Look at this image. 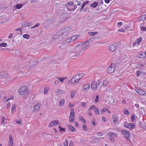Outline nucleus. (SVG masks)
Masks as SVG:
<instances>
[{
	"mask_svg": "<svg viewBox=\"0 0 146 146\" xmlns=\"http://www.w3.org/2000/svg\"><path fill=\"white\" fill-rule=\"evenodd\" d=\"M98 33L97 32H89L88 33V34L90 36H93Z\"/></svg>",
	"mask_w": 146,
	"mask_h": 146,
	"instance_id": "6ab92c4d",
	"label": "nucleus"
},
{
	"mask_svg": "<svg viewBox=\"0 0 146 146\" xmlns=\"http://www.w3.org/2000/svg\"><path fill=\"white\" fill-rule=\"evenodd\" d=\"M63 33L62 30L58 31L57 33L56 34L57 36H60L63 34Z\"/></svg>",
	"mask_w": 146,
	"mask_h": 146,
	"instance_id": "cd10ccee",
	"label": "nucleus"
},
{
	"mask_svg": "<svg viewBox=\"0 0 146 146\" xmlns=\"http://www.w3.org/2000/svg\"><path fill=\"white\" fill-rule=\"evenodd\" d=\"M92 123L94 126H95V118H93L92 121Z\"/></svg>",
	"mask_w": 146,
	"mask_h": 146,
	"instance_id": "de8ad7c7",
	"label": "nucleus"
},
{
	"mask_svg": "<svg viewBox=\"0 0 146 146\" xmlns=\"http://www.w3.org/2000/svg\"><path fill=\"white\" fill-rule=\"evenodd\" d=\"M16 105L15 104H13L12 106L11 109V111L12 112V111H15L16 110Z\"/></svg>",
	"mask_w": 146,
	"mask_h": 146,
	"instance_id": "79ce46f5",
	"label": "nucleus"
},
{
	"mask_svg": "<svg viewBox=\"0 0 146 146\" xmlns=\"http://www.w3.org/2000/svg\"><path fill=\"white\" fill-rule=\"evenodd\" d=\"M40 105L39 104H36L34 108V110L35 111H37L40 108Z\"/></svg>",
	"mask_w": 146,
	"mask_h": 146,
	"instance_id": "b1692460",
	"label": "nucleus"
},
{
	"mask_svg": "<svg viewBox=\"0 0 146 146\" xmlns=\"http://www.w3.org/2000/svg\"><path fill=\"white\" fill-rule=\"evenodd\" d=\"M13 140L11 136V135L9 136V146H13Z\"/></svg>",
	"mask_w": 146,
	"mask_h": 146,
	"instance_id": "f3484780",
	"label": "nucleus"
},
{
	"mask_svg": "<svg viewBox=\"0 0 146 146\" xmlns=\"http://www.w3.org/2000/svg\"><path fill=\"white\" fill-rule=\"evenodd\" d=\"M78 36L77 35H74L69 37L66 41L68 42H72L78 38Z\"/></svg>",
	"mask_w": 146,
	"mask_h": 146,
	"instance_id": "20e7f679",
	"label": "nucleus"
},
{
	"mask_svg": "<svg viewBox=\"0 0 146 146\" xmlns=\"http://www.w3.org/2000/svg\"><path fill=\"white\" fill-rule=\"evenodd\" d=\"M62 131H63L64 132H65V129L63 128H62L60 129L59 131H60L61 133L62 132Z\"/></svg>",
	"mask_w": 146,
	"mask_h": 146,
	"instance_id": "e2e57ef3",
	"label": "nucleus"
},
{
	"mask_svg": "<svg viewBox=\"0 0 146 146\" xmlns=\"http://www.w3.org/2000/svg\"><path fill=\"white\" fill-rule=\"evenodd\" d=\"M81 105L83 107H85L86 106V104H85V103L84 102H81Z\"/></svg>",
	"mask_w": 146,
	"mask_h": 146,
	"instance_id": "4d7b16f0",
	"label": "nucleus"
},
{
	"mask_svg": "<svg viewBox=\"0 0 146 146\" xmlns=\"http://www.w3.org/2000/svg\"><path fill=\"white\" fill-rule=\"evenodd\" d=\"M75 93L76 92L74 91H73L71 92L70 93L71 98L72 99L74 98L75 96Z\"/></svg>",
	"mask_w": 146,
	"mask_h": 146,
	"instance_id": "c85d7f7f",
	"label": "nucleus"
},
{
	"mask_svg": "<svg viewBox=\"0 0 146 146\" xmlns=\"http://www.w3.org/2000/svg\"><path fill=\"white\" fill-rule=\"evenodd\" d=\"M74 112L73 108H72L70 113L69 120L70 122H73L74 118Z\"/></svg>",
	"mask_w": 146,
	"mask_h": 146,
	"instance_id": "7ed1b4c3",
	"label": "nucleus"
},
{
	"mask_svg": "<svg viewBox=\"0 0 146 146\" xmlns=\"http://www.w3.org/2000/svg\"><path fill=\"white\" fill-rule=\"evenodd\" d=\"M112 137H110L109 139L111 141L113 142L114 141V138H112Z\"/></svg>",
	"mask_w": 146,
	"mask_h": 146,
	"instance_id": "69168bd1",
	"label": "nucleus"
},
{
	"mask_svg": "<svg viewBox=\"0 0 146 146\" xmlns=\"http://www.w3.org/2000/svg\"><path fill=\"white\" fill-rule=\"evenodd\" d=\"M113 121L115 124H116L117 123V119L116 116L114 117H113Z\"/></svg>",
	"mask_w": 146,
	"mask_h": 146,
	"instance_id": "473e14b6",
	"label": "nucleus"
},
{
	"mask_svg": "<svg viewBox=\"0 0 146 146\" xmlns=\"http://www.w3.org/2000/svg\"><path fill=\"white\" fill-rule=\"evenodd\" d=\"M90 88V86L88 84H85L83 87V90L84 92H86L88 91Z\"/></svg>",
	"mask_w": 146,
	"mask_h": 146,
	"instance_id": "f8f14e48",
	"label": "nucleus"
},
{
	"mask_svg": "<svg viewBox=\"0 0 146 146\" xmlns=\"http://www.w3.org/2000/svg\"><path fill=\"white\" fill-rule=\"evenodd\" d=\"M122 134L124 135L125 137L128 139V138L130 137V134L129 131L126 130H123L121 131Z\"/></svg>",
	"mask_w": 146,
	"mask_h": 146,
	"instance_id": "6e6552de",
	"label": "nucleus"
},
{
	"mask_svg": "<svg viewBox=\"0 0 146 146\" xmlns=\"http://www.w3.org/2000/svg\"><path fill=\"white\" fill-rule=\"evenodd\" d=\"M85 75L84 73H81L78 74L74 76V78H77L79 81Z\"/></svg>",
	"mask_w": 146,
	"mask_h": 146,
	"instance_id": "9d476101",
	"label": "nucleus"
},
{
	"mask_svg": "<svg viewBox=\"0 0 146 146\" xmlns=\"http://www.w3.org/2000/svg\"><path fill=\"white\" fill-rule=\"evenodd\" d=\"M97 135L98 136H101L103 135V134L102 133L99 132L96 133Z\"/></svg>",
	"mask_w": 146,
	"mask_h": 146,
	"instance_id": "864d4df0",
	"label": "nucleus"
},
{
	"mask_svg": "<svg viewBox=\"0 0 146 146\" xmlns=\"http://www.w3.org/2000/svg\"><path fill=\"white\" fill-rule=\"evenodd\" d=\"M96 82L95 81L92 82L91 84V88L93 90L95 91L97 88Z\"/></svg>",
	"mask_w": 146,
	"mask_h": 146,
	"instance_id": "9b49d317",
	"label": "nucleus"
},
{
	"mask_svg": "<svg viewBox=\"0 0 146 146\" xmlns=\"http://www.w3.org/2000/svg\"><path fill=\"white\" fill-rule=\"evenodd\" d=\"M124 113L125 115H128L129 114V112L128 110L126 109L124 110Z\"/></svg>",
	"mask_w": 146,
	"mask_h": 146,
	"instance_id": "09e8293b",
	"label": "nucleus"
},
{
	"mask_svg": "<svg viewBox=\"0 0 146 146\" xmlns=\"http://www.w3.org/2000/svg\"><path fill=\"white\" fill-rule=\"evenodd\" d=\"M58 79L59 80L60 82H63V81L64 79H66L67 78L66 77H62L61 78H59V77H58Z\"/></svg>",
	"mask_w": 146,
	"mask_h": 146,
	"instance_id": "f704fd0d",
	"label": "nucleus"
},
{
	"mask_svg": "<svg viewBox=\"0 0 146 146\" xmlns=\"http://www.w3.org/2000/svg\"><path fill=\"white\" fill-rule=\"evenodd\" d=\"M7 75V73L6 72L2 71L0 72V76H4L6 77Z\"/></svg>",
	"mask_w": 146,
	"mask_h": 146,
	"instance_id": "4be33fe9",
	"label": "nucleus"
},
{
	"mask_svg": "<svg viewBox=\"0 0 146 146\" xmlns=\"http://www.w3.org/2000/svg\"><path fill=\"white\" fill-rule=\"evenodd\" d=\"M73 81L74 82L72 83V84L75 85L77 84L78 83L79 81L78 80L77 78H74V76Z\"/></svg>",
	"mask_w": 146,
	"mask_h": 146,
	"instance_id": "393cba45",
	"label": "nucleus"
},
{
	"mask_svg": "<svg viewBox=\"0 0 146 146\" xmlns=\"http://www.w3.org/2000/svg\"><path fill=\"white\" fill-rule=\"evenodd\" d=\"M38 61H32L30 62V63L29 64V67H33L36 65L38 64Z\"/></svg>",
	"mask_w": 146,
	"mask_h": 146,
	"instance_id": "4468645a",
	"label": "nucleus"
},
{
	"mask_svg": "<svg viewBox=\"0 0 146 146\" xmlns=\"http://www.w3.org/2000/svg\"><path fill=\"white\" fill-rule=\"evenodd\" d=\"M118 31L121 32H125L124 29H120L118 30Z\"/></svg>",
	"mask_w": 146,
	"mask_h": 146,
	"instance_id": "0e129e2a",
	"label": "nucleus"
},
{
	"mask_svg": "<svg viewBox=\"0 0 146 146\" xmlns=\"http://www.w3.org/2000/svg\"><path fill=\"white\" fill-rule=\"evenodd\" d=\"M117 24L119 27H120L122 25V23L121 22H119L117 23Z\"/></svg>",
	"mask_w": 146,
	"mask_h": 146,
	"instance_id": "13d9d810",
	"label": "nucleus"
},
{
	"mask_svg": "<svg viewBox=\"0 0 146 146\" xmlns=\"http://www.w3.org/2000/svg\"><path fill=\"white\" fill-rule=\"evenodd\" d=\"M97 85H98V87L99 88V90H100L102 88V83L100 82V80H98L96 82Z\"/></svg>",
	"mask_w": 146,
	"mask_h": 146,
	"instance_id": "dca6fc26",
	"label": "nucleus"
},
{
	"mask_svg": "<svg viewBox=\"0 0 146 146\" xmlns=\"http://www.w3.org/2000/svg\"><path fill=\"white\" fill-rule=\"evenodd\" d=\"M10 103L9 102H7V108H9L10 107Z\"/></svg>",
	"mask_w": 146,
	"mask_h": 146,
	"instance_id": "338daca9",
	"label": "nucleus"
},
{
	"mask_svg": "<svg viewBox=\"0 0 146 146\" xmlns=\"http://www.w3.org/2000/svg\"><path fill=\"white\" fill-rule=\"evenodd\" d=\"M141 29L142 31H145L146 32V28L142 27H141Z\"/></svg>",
	"mask_w": 146,
	"mask_h": 146,
	"instance_id": "5fc2aeb1",
	"label": "nucleus"
},
{
	"mask_svg": "<svg viewBox=\"0 0 146 146\" xmlns=\"http://www.w3.org/2000/svg\"><path fill=\"white\" fill-rule=\"evenodd\" d=\"M79 119L80 120L83 122H85V119L81 117H80L79 118Z\"/></svg>",
	"mask_w": 146,
	"mask_h": 146,
	"instance_id": "052dcab7",
	"label": "nucleus"
},
{
	"mask_svg": "<svg viewBox=\"0 0 146 146\" xmlns=\"http://www.w3.org/2000/svg\"><path fill=\"white\" fill-rule=\"evenodd\" d=\"M139 57L141 58H143L146 57V54L145 52H142L140 54Z\"/></svg>",
	"mask_w": 146,
	"mask_h": 146,
	"instance_id": "aec40b11",
	"label": "nucleus"
},
{
	"mask_svg": "<svg viewBox=\"0 0 146 146\" xmlns=\"http://www.w3.org/2000/svg\"><path fill=\"white\" fill-rule=\"evenodd\" d=\"M7 46V44L6 43L3 42L0 44V46L6 47Z\"/></svg>",
	"mask_w": 146,
	"mask_h": 146,
	"instance_id": "ea45409f",
	"label": "nucleus"
},
{
	"mask_svg": "<svg viewBox=\"0 0 146 146\" xmlns=\"http://www.w3.org/2000/svg\"><path fill=\"white\" fill-rule=\"evenodd\" d=\"M29 66L28 65H24L22 67V68L23 70H25L27 68H29Z\"/></svg>",
	"mask_w": 146,
	"mask_h": 146,
	"instance_id": "c03bdc74",
	"label": "nucleus"
},
{
	"mask_svg": "<svg viewBox=\"0 0 146 146\" xmlns=\"http://www.w3.org/2000/svg\"><path fill=\"white\" fill-rule=\"evenodd\" d=\"M58 123V121L57 120L52 121L50 122L48 125L49 127H51L56 125Z\"/></svg>",
	"mask_w": 146,
	"mask_h": 146,
	"instance_id": "2eb2a0df",
	"label": "nucleus"
},
{
	"mask_svg": "<svg viewBox=\"0 0 146 146\" xmlns=\"http://www.w3.org/2000/svg\"><path fill=\"white\" fill-rule=\"evenodd\" d=\"M68 127L69 130L73 132H75L76 131V129L74 127L71 125L68 126Z\"/></svg>",
	"mask_w": 146,
	"mask_h": 146,
	"instance_id": "5701e85b",
	"label": "nucleus"
},
{
	"mask_svg": "<svg viewBox=\"0 0 146 146\" xmlns=\"http://www.w3.org/2000/svg\"><path fill=\"white\" fill-rule=\"evenodd\" d=\"M142 40V38H140L139 39H137V43L138 44H139L140 42Z\"/></svg>",
	"mask_w": 146,
	"mask_h": 146,
	"instance_id": "bf43d9fd",
	"label": "nucleus"
},
{
	"mask_svg": "<svg viewBox=\"0 0 146 146\" xmlns=\"http://www.w3.org/2000/svg\"><path fill=\"white\" fill-rule=\"evenodd\" d=\"M40 25V24L39 23H37L35 25H34L33 27H31V29L35 27H38Z\"/></svg>",
	"mask_w": 146,
	"mask_h": 146,
	"instance_id": "603ef678",
	"label": "nucleus"
},
{
	"mask_svg": "<svg viewBox=\"0 0 146 146\" xmlns=\"http://www.w3.org/2000/svg\"><path fill=\"white\" fill-rule=\"evenodd\" d=\"M80 53V52H75L70 53V55L72 57H78L79 56Z\"/></svg>",
	"mask_w": 146,
	"mask_h": 146,
	"instance_id": "ddd939ff",
	"label": "nucleus"
},
{
	"mask_svg": "<svg viewBox=\"0 0 146 146\" xmlns=\"http://www.w3.org/2000/svg\"><path fill=\"white\" fill-rule=\"evenodd\" d=\"M55 93L57 95H58L60 94H61L63 92V91L62 90H61L60 89H58L57 90H56L55 91Z\"/></svg>",
	"mask_w": 146,
	"mask_h": 146,
	"instance_id": "412c9836",
	"label": "nucleus"
},
{
	"mask_svg": "<svg viewBox=\"0 0 146 146\" xmlns=\"http://www.w3.org/2000/svg\"><path fill=\"white\" fill-rule=\"evenodd\" d=\"M23 37L26 39H28L30 37V36L27 34H25L23 35Z\"/></svg>",
	"mask_w": 146,
	"mask_h": 146,
	"instance_id": "58836bf2",
	"label": "nucleus"
},
{
	"mask_svg": "<svg viewBox=\"0 0 146 146\" xmlns=\"http://www.w3.org/2000/svg\"><path fill=\"white\" fill-rule=\"evenodd\" d=\"M101 83H102V86H105L108 83V81L107 80H104L103 82V81H102Z\"/></svg>",
	"mask_w": 146,
	"mask_h": 146,
	"instance_id": "a878e982",
	"label": "nucleus"
},
{
	"mask_svg": "<svg viewBox=\"0 0 146 146\" xmlns=\"http://www.w3.org/2000/svg\"><path fill=\"white\" fill-rule=\"evenodd\" d=\"M21 120H20L19 121L18 120H17L16 121V122L17 123L19 124L20 125H21L22 124L21 123Z\"/></svg>",
	"mask_w": 146,
	"mask_h": 146,
	"instance_id": "3c124183",
	"label": "nucleus"
},
{
	"mask_svg": "<svg viewBox=\"0 0 146 146\" xmlns=\"http://www.w3.org/2000/svg\"><path fill=\"white\" fill-rule=\"evenodd\" d=\"M95 113L99 115V109L98 108H96V109H95Z\"/></svg>",
	"mask_w": 146,
	"mask_h": 146,
	"instance_id": "a18cd8bd",
	"label": "nucleus"
},
{
	"mask_svg": "<svg viewBox=\"0 0 146 146\" xmlns=\"http://www.w3.org/2000/svg\"><path fill=\"white\" fill-rule=\"evenodd\" d=\"M135 115L134 114H132L131 116V120L133 122L135 121Z\"/></svg>",
	"mask_w": 146,
	"mask_h": 146,
	"instance_id": "37998d69",
	"label": "nucleus"
},
{
	"mask_svg": "<svg viewBox=\"0 0 146 146\" xmlns=\"http://www.w3.org/2000/svg\"><path fill=\"white\" fill-rule=\"evenodd\" d=\"M69 146H73V142L72 141H70V144Z\"/></svg>",
	"mask_w": 146,
	"mask_h": 146,
	"instance_id": "774afa93",
	"label": "nucleus"
},
{
	"mask_svg": "<svg viewBox=\"0 0 146 146\" xmlns=\"http://www.w3.org/2000/svg\"><path fill=\"white\" fill-rule=\"evenodd\" d=\"M19 92L21 95H23V97L26 98L28 96L27 89L25 86L21 87L19 90Z\"/></svg>",
	"mask_w": 146,
	"mask_h": 146,
	"instance_id": "f257e3e1",
	"label": "nucleus"
},
{
	"mask_svg": "<svg viewBox=\"0 0 146 146\" xmlns=\"http://www.w3.org/2000/svg\"><path fill=\"white\" fill-rule=\"evenodd\" d=\"M115 69V65H113L112 64H111V66L107 69V71L108 73H111L114 71Z\"/></svg>",
	"mask_w": 146,
	"mask_h": 146,
	"instance_id": "423d86ee",
	"label": "nucleus"
},
{
	"mask_svg": "<svg viewBox=\"0 0 146 146\" xmlns=\"http://www.w3.org/2000/svg\"><path fill=\"white\" fill-rule=\"evenodd\" d=\"M49 90V88L48 87H45L44 88V93L45 94H46Z\"/></svg>",
	"mask_w": 146,
	"mask_h": 146,
	"instance_id": "7c9ffc66",
	"label": "nucleus"
},
{
	"mask_svg": "<svg viewBox=\"0 0 146 146\" xmlns=\"http://www.w3.org/2000/svg\"><path fill=\"white\" fill-rule=\"evenodd\" d=\"M29 26V23L27 22H25L23 23L22 26L23 27H26Z\"/></svg>",
	"mask_w": 146,
	"mask_h": 146,
	"instance_id": "4c0bfd02",
	"label": "nucleus"
},
{
	"mask_svg": "<svg viewBox=\"0 0 146 146\" xmlns=\"http://www.w3.org/2000/svg\"><path fill=\"white\" fill-rule=\"evenodd\" d=\"M23 6L22 4H18L16 5V7L17 9H19Z\"/></svg>",
	"mask_w": 146,
	"mask_h": 146,
	"instance_id": "e433bc0d",
	"label": "nucleus"
},
{
	"mask_svg": "<svg viewBox=\"0 0 146 146\" xmlns=\"http://www.w3.org/2000/svg\"><path fill=\"white\" fill-rule=\"evenodd\" d=\"M125 126L130 129H132L135 127V125L134 123H131L125 122L124 123Z\"/></svg>",
	"mask_w": 146,
	"mask_h": 146,
	"instance_id": "f03ea898",
	"label": "nucleus"
},
{
	"mask_svg": "<svg viewBox=\"0 0 146 146\" xmlns=\"http://www.w3.org/2000/svg\"><path fill=\"white\" fill-rule=\"evenodd\" d=\"M93 38H90V39H89L88 40H87V41H86L83 42L82 43V45H84V44H86V43H88L91 40L93 41Z\"/></svg>",
	"mask_w": 146,
	"mask_h": 146,
	"instance_id": "72a5a7b5",
	"label": "nucleus"
},
{
	"mask_svg": "<svg viewBox=\"0 0 146 146\" xmlns=\"http://www.w3.org/2000/svg\"><path fill=\"white\" fill-rule=\"evenodd\" d=\"M5 120V118L4 117H2V120L1 121V123L2 124H3L4 123V121Z\"/></svg>",
	"mask_w": 146,
	"mask_h": 146,
	"instance_id": "6e6d98bb",
	"label": "nucleus"
},
{
	"mask_svg": "<svg viewBox=\"0 0 146 146\" xmlns=\"http://www.w3.org/2000/svg\"><path fill=\"white\" fill-rule=\"evenodd\" d=\"M68 142L67 140L66 139L65 141L64 142L63 144L64 146H68Z\"/></svg>",
	"mask_w": 146,
	"mask_h": 146,
	"instance_id": "8fccbe9b",
	"label": "nucleus"
},
{
	"mask_svg": "<svg viewBox=\"0 0 146 146\" xmlns=\"http://www.w3.org/2000/svg\"><path fill=\"white\" fill-rule=\"evenodd\" d=\"M95 109V106L94 105H92V106H91V107H90L89 108L88 110H90L91 109Z\"/></svg>",
	"mask_w": 146,
	"mask_h": 146,
	"instance_id": "680f3d73",
	"label": "nucleus"
},
{
	"mask_svg": "<svg viewBox=\"0 0 146 146\" xmlns=\"http://www.w3.org/2000/svg\"><path fill=\"white\" fill-rule=\"evenodd\" d=\"M135 90L136 92L139 95L143 96H146V92L145 91L143 90L139 89H137V88H136V89L135 88Z\"/></svg>",
	"mask_w": 146,
	"mask_h": 146,
	"instance_id": "0eeeda50",
	"label": "nucleus"
},
{
	"mask_svg": "<svg viewBox=\"0 0 146 146\" xmlns=\"http://www.w3.org/2000/svg\"><path fill=\"white\" fill-rule=\"evenodd\" d=\"M98 5V3L94 2L90 5V7L94 8H96Z\"/></svg>",
	"mask_w": 146,
	"mask_h": 146,
	"instance_id": "a211bd4d",
	"label": "nucleus"
},
{
	"mask_svg": "<svg viewBox=\"0 0 146 146\" xmlns=\"http://www.w3.org/2000/svg\"><path fill=\"white\" fill-rule=\"evenodd\" d=\"M118 43L119 44V42H118L116 43H115L113 44L110 45L109 46V50L110 52H113L117 48L116 47V44Z\"/></svg>",
	"mask_w": 146,
	"mask_h": 146,
	"instance_id": "39448f33",
	"label": "nucleus"
},
{
	"mask_svg": "<svg viewBox=\"0 0 146 146\" xmlns=\"http://www.w3.org/2000/svg\"><path fill=\"white\" fill-rule=\"evenodd\" d=\"M141 125L144 129L146 130V123H142Z\"/></svg>",
	"mask_w": 146,
	"mask_h": 146,
	"instance_id": "49530a36",
	"label": "nucleus"
},
{
	"mask_svg": "<svg viewBox=\"0 0 146 146\" xmlns=\"http://www.w3.org/2000/svg\"><path fill=\"white\" fill-rule=\"evenodd\" d=\"M138 20L139 21H143V24L144 23V21H145V17L144 16V15H143L141 17H140L139 19Z\"/></svg>",
	"mask_w": 146,
	"mask_h": 146,
	"instance_id": "2f4dec72",
	"label": "nucleus"
},
{
	"mask_svg": "<svg viewBox=\"0 0 146 146\" xmlns=\"http://www.w3.org/2000/svg\"><path fill=\"white\" fill-rule=\"evenodd\" d=\"M89 45L87 44L86 45L82 47L81 49V50L80 51V52H81V51L85 49L87 47L89 46Z\"/></svg>",
	"mask_w": 146,
	"mask_h": 146,
	"instance_id": "a19ab883",
	"label": "nucleus"
},
{
	"mask_svg": "<svg viewBox=\"0 0 146 146\" xmlns=\"http://www.w3.org/2000/svg\"><path fill=\"white\" fill-rule=\"evenodd\" d=\"M108 135L110 136V137H117V135L115 134H114L113 133L111 132L109 134H108Z\"/></svg>",
	"mask_w": 146,
	"mask_h": 146,
	"instance_id": "bb28decb",
	"label": "nucleus"
},
{
	"mask_svg": "<svg viewBox=\"0 0 146 146\" xmlns=\"http://www.w3.org/2000/svg\"><path fill=\"white\" fill-rule=\"evenodd\" d=\"M77 6L76 5H74L72 6H67V9L68 11H73L77 8Z\"/></svg>",
	"mask_w": 146,
	"mask_h": 146,
	"instance_id": "1a4fd4ad",
	"label": "nucleus"
},
{
	"mask_svg": "<svg viewBox=\"0 0 146 146\" xmlns=\"http://www.w3.org/2000/svg\"><path fill=\"white\" fill-rule=\"evenodd\" d=\"M64 101L63 99L61 100L59 102V104L60 106H62L64 104Z\"/></svg>",
	"mask_w": 146,
	"mask_h": 146,
	"instance_id": "c756f323",
	"label": "nucleus"
},
{
	"mask_svg": "<svg viewBox=\"0 0 146 146\" xmlns=\"http://www.w3.org/2000/svg\"><path fill=\"white\" fill-rule=\"evenodd\" d=\"M74 4V3L72 2H68L66 4V6H68V5L69 6H72Z\"/></svg>",
	"mask_w": 146,
	"mask_h": 146,
	"instance_id": "c9c22d12",
	"label": "nucleus"
}]
</instances>
